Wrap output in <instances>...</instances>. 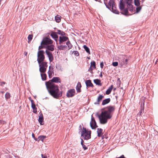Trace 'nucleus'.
<instances>
[{"label": "nucleus", "instance_id": "nucleus-40", "mask_svg": "<svg viewBox=\"0 0 158 158\" xmlns=\"http://www.w3.org/2000/svg\"><path fill=\"white\" fill-rule=\"evenodd\" d=\"M56 69L58 70H61V66L59 64H56Z\"/></svg>", "mask_w": 158, "mask_h": 158}, {"label": "nucleus", "instance_id": "nucleus-20", "mask_svg": "<svg viewBox=\"0 0 158 158\" xmlns=\"http://www.w3.org/2000/svg\"><path fill=\"white\" fill-rule=\"evenodd\" d=\"M110 101V98H107L104 100L102 102V106L108 104Z\"/></svg>", "mask_w": 158, "mask_h": 158}, {"label": "nucleus", "instance_id": "nucleus-4", "mask_svg": "<svg viewBox=\"0 0 158 158\" xmlns=\"http://www.w3.org/2000/svg\"><path fill=\"white\" fill-rule=\"evenodd\" d=\"M90 131L87 130L85 128L83 127L81 132V136L85 140H88L91 138Z\"/></svg>", "mask_w": 158, "mask_h": 158}, {"label": "nucleus", "instance_id": "nucleus-23", "mask_svg": "<svg viewBox=\"0 0 158 158\" xmlns=\"http://www.w3.org/2000/svg\"><path fill=\"white\" fill-rule=\"evenodd\" d=\"M102 131L103 130L101 128H99L97 129V133H98V137H100L103 134Z\"/></svg>", "mask_w": 158, "mask_h": 158}, {"label": "nucleus", "instance_id": "nucleus-25", "mask_svg": "<svg viewBox=\"0 0 158 158\" xmlns=\"http://www.w3.org/2000/svg\"><path fill=\"white\" fill-rule=\"evenodd\" d=\"M41 78L43 81L46 80L47 75L45 73H41Z\"/></svg>", "mask_w": 158, "mask_h": 158}, {"label": "nucleus", "instance_id": "nucleus-2", "mask_svg": "<svg viewBox=\"0 0 158 158\" xmlns=\"http://www.w3.org/2000/svg\"><path fill=\"white\" fill-rule=\"evenodd\" d=\"M46 85L49 94L54 98L57 99L62 96V92L57 85L50 81L46 82Z\"/></svg>", "mask_w": 158, "mask_h": 158}, {"label": "nucleus", "instance_id": "nucleus-16", "mask_svg": "<svg viewBox=\"0 0 158 158\" xmlns=\"http://www.w3.org/2000/svg\"><path fill=\"white\" fill-rule=\"evenodd\" d=\"M53 83V82L55 83H60L61 80L60 78L59 77H53L51 81H49Z\"/></svg>", "mask_w": 158, "mask_h": 158}, {"label": "nucleus", "instance_id": "nucleus-5", "mask_svg": "<svg viewBox=\"0 0 158 158\" xmlns=\"http://www.w3.org/2000/svg\"><path fill=\"white\" fill-rule=\"evenodd\" d=\"M39 66V71L40 73H45L48 67L47 62L43 61L38 63Z\"/></svg>", "mask_w": 158, "mask_h": 158}, {"label": "nucleus", "instance_id": "nucleus-11", "mask_svg": "<svg viewBox=\"0 0 158 158\" xmlns=\"http://www.w3.org/2000/svg\"><path fill=\"white\" fill-rule=\"evenodd\" d=\"M127 9L131 13H135V8H133L131 3H127Z\"/></svg>", "mask_w": 158, "mask_h": 158}, {"label": "nucleus", "instance_id": "nucleus-7", "mask_svg": "<svg viewBox=\"0 0 158 158\" xmlns=\"http://www.w3.org/2000/svg\"><path fill=\"white\" fill-rule=\"evenodd\" d=\"M53 41L47 37L44 38L41 42V45H48L52 44Z\"/></svg>", "mask_w": 158, "mask_h": 158}, {"label": "nucleus", "instance_id": "nucleus-32", "mask_svg": "<svg viewBox=\"0 0 158 158\" xmlns=\"http://www.w3.org/2000/svg\"><path fill=\"white\" fill-rule=\"evenodd\" d=\"M119 9L122 11L124 9V5L123 3L122 2L120 3L119 5Z\"/></svg>", "mask_w": 158, "mask_h": 158}, {"label": "nucleus", "instance_id": "nucleus-17", "mask_svg": "<svg viewBox=\"0 0 158 158\" xmlns=\"http://www.w3.org/2000/svg\"><path fill=\"white\" fill-rule=\"evenodd\" d=\"M51 36L57 42L58 39V36L57 35V33L56 32H52L51 35Z\"/></svg>", "mask_w": 158, "mask_h": 158}, {"label": "nucleus", "instance_id": "nucleus-43", "mask_svg": "<svg viewBox=\"0 0 158 158\" xmlns=\"http://www.w3.org/2000/svg\"><path fill=\"white\" fill-rule=\"evenodd\" d=\"M73 53L76 56H78L79 55V53L77 51H73Z\"/></svg>", "mask_w": 158, "mask_h": 158}, {"label": "nucleus", "instance_id": "nucleus-15", "mask_svg": "<svg viewBox=\"0 0 158 158\" xmlns=\"http://www.w3.org/2000/svg\"><path fill=\"white\" fill-rule=\"evenodd\" d=\"M68 40V38L67 37L63 36H60L59 37V44H61L63 42Z\"/></svg>", "mask_w": 158, "mask_h": 158}, {"label": "nucleus", "instance_id": "nucleus-62", "mask_svg": "<svg viewBox=\"0 0 158 158\" xmlns=\"http://www.w3.org/2000/svg\"><path fill=\"white\" fill-rule=\"evenodd\" d=\"M144 98H143V101L144 100Z\"/></svg>", "mask_w": 158, "mask_h": 158}, {"label": "nucleus", "instance_id": "nucleus-60", "mask_svg": "<svg viewBox=\"0 0 158 158\" xmlns=\"http://www.w3.org/2000/svg\"><path fill=\"white\" fill-rule=\"evenodd\" d=\"M143 106L144 105V102H143Z\"/></svg>", "mask_w": 158, "mask_h": 158}, {"label": "nucleus", "instance_id": "nucleus-45", "mask_svg": "<svg viewBox=\"0 0 158 158\" xmlns=\"http://www.w3.org/2000/svg\"><path fill=\"white\" fill-rule=\"evenodd\" d=\"M83 148L84 150H85L87 149V148L84 144L82 145Z\"/></svg>", "mask_w": 158, "mask_h": 158}, {"label": "nucleus", "instance_id": "nucleus-36", "mask_svg": "<svg viewBox=\"0 0 158 158\" xmlns=\"http://www.w3.org/2000/svg\"><path fill=\"white\" fill-rule=\"evenodd\" d=\"M32 38H33V35H29L28 37V43H29L31 41V40H32Z\"/></svg>", "mask_w": 158, "mask_h": 158}, {"label": "nucleus", "instance_id": "nucleus-64", "mask_svg": "<svg viewBox=\"0 0 158 158\" xmlns=\"http://www.w3.org/2000/svg\"><path fill=\"white\" fill-rule=\"evenodd\" d=\"M107 0H104V1H106Z\"/></svg>", "mask_w": 158, "mask_h": 158}, {"label": "nucleus", "instance_id": "nucleus-18", "mask_svg": "<svg viewBox=\"0 0 158 158\" xmlns=\"http://www.w3.org/2000/svg\"><path fill=\"white\" fill-rule=\"evenodd\" d=\"M54 46L52 44L47 45L46 46L47 50H49L51 51H53L54 50Z\"/></svg>", "mask_w": 158, "mask_h": 158}, {"label": "nucleus", "instance_id": "nucleus-52", "mask_svg": "<svg viewBox=\"0 0 158 158\" xmlns=\"http://www.w3.org/2000/svg\"><path fill=\"white\" fill-rule=\"evenodd\" d=\"M42 158H47V156H44L43 154L41 155Z\"/></svg>", "mask_w": 158, "mask_h": 158}, {"label": "nucleus", "instance_id": "nucleus-54", "mask_svg": "<svg viewBox=\"0 0 158 158\" xmlns=\"http://www.w3.org/2000/svg\"><path fill=\"white\" fill-rule=\"evenodd\" d=\"M5 84V82H2L1 83V85H2L3 84Z\"/></svg>", "mask_w": 158, "mask_h": 158}, {"label": "nucleus", "instance_id": "nucleus-29", "mask_svg": "<svg viewBox=\"0 0 158 158\" xmlns=\"http://www.w3.org/2000/svg\"><path fill=\"white\" fill-rule=\"evenodd\" d=\"M83 48L85 50V51H86V52H87L88 53H89V54H90L89 49L88 47L85 45H84L83 46Z\"/></svg>", "mask_w": 158, "mask_h": 158}, {"label": "nucleus", "instance_id": "nucleus-48", "mask_svg": "<svg viewBox=\"0 0 158 158\" xmlns=\"http://www.w3.org/2000/svg\"><path fill=\"white\" fill-rule=\"evenodd\" d=\"M5 123V121L0 120V125L1 124H4Z\"/></svg>", "mask_w": 158, "mask_h": 158}, {"label": "nucleus", "instance_id": "nucleus-27", "mask_svg": "<svg viewBox=\"0 0 158 158\" xmlns=\"http://www.w3.org/2000/svg\"><path fill=\"white\" fill-rule=\"evenodd\" d=\"M112 85L110 87H109V88L107 90L106 92V94L108 95L110 93L112 90Z\"/></svg>", "mask_w": 158, "mask_h": 158}, {"label": "nucleus", "instance_id": "nucleus-59", "mask_svg": "<svg viewBox=\"0 0 158 158\" xmlns=\"http://www.w3.org/2000/svg\"><path fill=\"white\" fill-rule=\"evenodd\" d=\"M4 91H1V93H2V94L3 93H4Z\"/></svg>", "mask_w": 158, "mask_h": 158}, {"label": "nucleus", "instance_id": "nucleus-53", "mask_svg": "<svg viewBox=\"0 0 158 158\" xmlns=\"http://www.w3.org/2000/svg\"><path fill=\"white\" fill-rule=\"evenodd\" d=\"M83 142L84 141H83V139H81V145L84 144H83Z\"/></svg>", "mask_w": 158, "mask_h": 158}, {"label": "nucleus", "instance_id": "nucleus-31", "mask_svg": "<svg viewBox=\"0 0 158 158\" xmlns=\"http://www.w3.org/2000/svg\"><path fill=\"white\" fill-rule=\"evenodd\" d=\"M39 122L41 125H42V123L43 122V116H40L39 118Z\"/></svg>", "mask_w": 158, "mask_h": 158}, {"label": "nucleus", "instance_id": "nucleus-13", "mask_svg": "<svg viewBox=\"0 0 158 158\" xmlns=\"http://www.w3.org/2000/svg\"><path fill=\"white\" fill-rule=\"evenodd\" d=\"M104 96L102 95L99 94L98 97L97 101L94 103L95 105H99L100 102H101L102 99L103 98Z\"/></svg>", "mask_w": 158, "mask_h": 158}, {"label": "nucleus", "instance_id": "nucleus-9", "mask_svg": "<svg viewBox=\"0 0 158 158\" xmlns=\"http://www.w3.org/2000/svg\"><path fill=\"white\" fill-rule=\"evenodd\" d=\"M90 125L92 129H94L98 127L94 118L92 117L91 118V121L90 122Z\"/></svg>", "mask_w": 158, "mask_h": 158}, {"label": "nucleus", "instance_id": "nucleus-26", "mask_svg": "<svg viewBox=\"0 0 158 158\" xmlns=\"http://www.w3.org/2000/svg\"><path fill=\"white\" fill-rule=\"evenodd\" d=\"M94 83L97 85H101V81L99 79H95L94 80Z\"/></svg>", "mask_w": 158, "mask_h": 158}, {"label": "nucleus", "instance_id": "nucleus-42", "mask_svg": "<svg viewBox=\"0 0 158 158\" xmlns=\"http://www.w3.org/2000/svg\"><path fill=\"white\" fill-rule=\"evenodd\" d=\"M142 103L141 104V109L139 111L140 113V115H141L144 112V108L143 107L142 108Z\"/></svg>", "mask_w": 158, "mask_h": 158}, {"label": "nucleus", "instance_id": "nucleus-14", "mask_svg": "<svg viewBox=\"0 0 158 158\" xmlns=\"http://www.w3.org/2000/svg\"><path fill=\"white\" fill-rule=\"evenodd\" d=\"M31 107L33 110V112L34 113H37V108L35 107V105L34 102V101L32 100H31Z\"/></svg>", "mask_w": 158, "mask_h": 158}, {"label": "nucleus", "instance_id": "nucleus-39", "mask_svg": "<svg viewBox=\"0 0 158 158\" xmlns=\"http://www.w3.org/2000/svg\"><path fill=\"white\" fill-rule=\"evenodd\" d=\"M55 20L57 23H59L60 21V17L56 16L55 17Z\"/></svg>", "mask_w": 158, "mask_h": 158}, {"label": "nucleus", "instance_id": "nucleus-56", "mask_svg": "<svg viewBox=\"0 0 158 158\" xmlns=\"http://www.w3.org/2000/svg\"><path fill=\"white\" fill-rule=\"evenodd\" d=\"M102 72H101V73H100V76L101 77H102Z\"/></svg>", "mask_w": 158, "mask_h": 158}, {"label": "nucleus", "instance_id": "nucleus-12", "mask_svg": "<svg viewBox=\"0 0 158 158\" xmlns=\"http://www.w3.org/2000/svg\"><path fill=\"white\" fill-rule=\"evenodd\" d=\"M96 67V63L94 61H93L90 63V66L88 70V71L92 73V70L95 69Z\"/></svg>", "mask_w": 158, "mask_h": 158}, {"label": "nucleus", "instance_id": "nucleus-57", "mask_svg": "<svg viewBox=\"0 0 158 158\" xmlns=\"http://www.w3.org/2000/svg\"><path fill=\"white\" fill-rule=\"evenodd\" d=\"M52 67L50 66L49 67V69H51L52 68Z\"/></svg>", "mask_w": 158, "mask_h": 158}, {"label": "nucleus", "instance_id": "nucleus-37", "mask_svg": "<svg viewBox=\"0 0 158 158\" xmlns=\"http://www.w3.org/2000/svg\"><path fill=\"white\" fill-rule=\"evenodd\" d=\"M10 94L9 93L7 92L5 95L6 99L7 100L10 97Z\"/></svg>", "mask_w": 158, "mask_h": 158}, {"label": "nucleus", "instance_id": "nucleus-1", "mask_svg": "<svg viewBox=\"0 0 158 158\" xmlns=\"http://www.w3.org/2000/svg\"><path fill=\"white\" fill-rule=\"evenodd\" d=\"M115 109L114 106H109L102 110L101 113L98 116L101 124L106 123L108 120L112 118Z\"/></svg>", "mask_w": 158, "mask_h": 158}, {"label": "nucleus", "instance_id": "nucleus-21", "mask_svg": "<svg viewBox=\"0 0 158 158\" xmlns=\"http://www.w3.org/2000/svg\"><path fill=\"white\" fill-rule=\"evenodd\" d=\"M120 63L122 65L126 66L128 62V60L127 59H124L122 60L120 59Z\"/></svg>", "mask_w": 158, "mask_h": 158}, {"label": "nucleus", "instance_id": "nucleus-6", "mask_svg": "<svg viewBox=\"0 0 158 158\" xmlns=\"http://www.w3.org/2000/svg\"><path fill=\"white\" fill-rule=\"evenodd\" d=\"M44 52L43 50H39L37 53V60L38 63L44 61L45 56Z\"/></svg>", "mask_w": 158, "mask_h": 158}, {"label": "nucleus", "instance_id": "nucleus-38", "mask_svg": "<svg viewBox=\"0 0 158 158\" xmlns=\"http://www.w3.org/2000/svg\"><path fill=\"white\" fill-rule=\"evenodd\" d=\"M142 7L141 6H137V7L136 8V13H138L139 12L141 9Z\"/></svg>", "mask_w": 158, "mask_h": 158}, {"label": "nucleus", "instance_id": "nucleus-10", "mask_svg": "<svg viewBox=\"0 0 158 158\" xmlns=\"http://www.w3.org/2000/svg\"><path fill=\"white\" fill-rule=\"evenodd\" d=\"M45 52L48 57L50 62H51L53 60V56L51 52L48 50H46Z\"/></svg>", "mask_w": 158, "mask_h": 158}, {"label": "nucleus", "instance_id": "nucleus-30", "mask_svg": "<svg viewBox=\"0 0 158 158\" xmlns=\"http://www.w3.org/2000/svg\"><path fill=\"white\" fill-rule=\"evenodd\" d=\"M134 3L135 5L137 6H140V1L139 0H134Z\"/></svg>", "mask_w": 158, "mask_h": 158}, {"label": "nucleus", "instance_id": "nucleus-44", "mask_svg": "<svg viewBox=\"0 0 158 158\" xmlns=\"http://www.w3.org/2000/svg\"><path fill=\"white\" fill-rule=\"evenodd\" d=\"M118 64V63L117 62H114L112 63V65L114 67L117 66Z\"/></svg>", "mask_w": 158, "mask_h": 158}, {"label": "nucleus", "instance_id": "nucleus-34", "mask_svg": "<svg viewBox=\"0 0 158 158\" xmlns=\"http://www.w3.org/2000/svg\"><path fill=\"white\" fill-rule=\"evenodd\" d=\"M67 46L66 45H60L58 47V48L60 50H63Z\"/></svg>", "mask_w": 158, "mask_h": 158}, {"label": "nucleus", "instance_id": "nucleus-28", "mask_svg": "<svg viewBox=\"0 0 158 158\" xmlns=\"http://www.w3.org/2000/svg\"><path fill=\"white\" fill-rule=\"evenodd\" d=\"M46 138V136L45 135H40V136H39L38 138V139H39L38 141H39V140H40L42 141V142H43L44 139H45Z\"/></svg>", "mask_w": 158, "mask_h": 158}, {"label": "nucleus", "instance_id": "nucleus-47", "mask_svg": "<svg viewBox=\"0 0 158 158\" xmlns=\"http://www.w3.org/2000/svg\"><path fill=\"white\" fill-rule=\"evenodd\" d=\"M100 65L101 68L102 69L103 68L104 66L103 63V62H102L100 63Z\"/></svg>", "mask_w": 158, "mask_h": 158}, {"label": "nucleus", "instance_id": "nucleus-8", "mask_svg": "<svg viewBox=\"0 0 158 158\" xmlns=\"http://www.w3.org/2000/svg\"><path fill=\"white\" fill-rule=\"evenodd\" d=\"M75 90L74 89H70L68 91L66 96L68 98L73 97L75 95Z\"/></svg>", "mask_w": 158, "mask_h": 158}, {"label": "nucleus", "instance_id": "nucleus-63", "mask_svg": "<svg viewBox=\"0 0 158 158\" xmlns=\"http://www.w3.org/2000/svg\"><path fill=\"white\" fill-rule=\"evenodd\" d=\"M145 0H142V2H143Z\"/></svg>", "mask_w": 158, "mask_h": 158}, {"label": "nucleus", "instance_id": "nucleus-19", "mask_svg": "<svg viewBox=\"0 0 158 158\" xmlns=\"http://www.w3.org/2000/svg\"><path fill=\"white\" fill-rule=\"evenodd\" d=\"M48 73L49 78H51L54 74V72L53 68H52L51 69H49Z\"/></svg>", "mask_w": 158, "mask_h": 158}, {"label": "nucleus", "instance_id": "nucleus-22", "mask_svg": "<svg viewBox=\"0 0 158 158\" xmlns=\"http://www.w3.org/2000/svg\"><path fill=\"white\" fill-rule=\"evenodd\" d=\"M85 84L87 87H93V84L92 83L91 80H89L86 81Z\"/></svg>", "mask_w": 158, "mask_h": 158}, {"label": "nucleus", "instance_id": "nucleus-58", "mask_svg": "<svg viewBox=\"0 0 158 158\" xmlns=\"http://www.w3.org/2000/svg\"><path fill=\"white\" fill-rule=\"evenodd\" d=\"M98 1L99 2H100L101 3H102V2H101V0H98V1Z\"/></svg>", "mask_w": 158, "mask_h": 158}, {"label": "nucleus", "instance_id": "nucleus-49", "mask_svg": "<svg viewBox=\"0 0 158 158\" xmlns=\"http://www.w3.org/2000/svg\"><path fill=\"white\" fill-rule=\"evenodd\" d=\"M0 157V158L1 157H2V158H8L7 156L4 155L1 156Z\"/></svg>", "mask_w": 158, "mask_h": 158}, {"label": "nucleus", "instance_id": "nucleus-35", "mask_svg": "<svg viewBox=\"0 0 158 158\" xmlns=\"http://www.w3.org/2000/svg\"><path fill=\"white\" fill-rule=\"evenodd\" d=\"M57 33L58 34L61 35L62 36H64L65 35V33L64 32H63L62 31H61L60 30H58Z\"/></svg>", "mask_w": 158, "mask_h": 158}, {"label": "nucleus", "instance_id": "nucleus-55", "mask_svg": "<svg viewBox=\"0 0 158 158\" xmlns=\"http://www.w3.org/2000/svg\"><path fill=\"white\" fill-rule=\"evenodd\" d=\"M5 84V82H2L1 83V85H2L3 84Z\"/></svg>", "mask_w": 158, "mask_h": 158}, {"label": "nucleus", "instance_id": "nucleus-61", "mask_svg": "<svg viewBox=\"0 0 158 158\" xmlns=\"http://www.w3.org/2000/svg\"><path fill=\"white\" fill-rule=\"evenodd\" d=\"M27 52H26V53H25V55H27Z\"/></svg>", "mask_w": 158, "mask_h": 158}, {"label": "nucleus", "instance_id": "nucleus-41", "mask_svg": "<svg viewBox=\"0 0 158 158\" xmlns=\"http://www.w3.org/2000/svg\"><path fill=\"white\" fill-rule=\"evenodd\" d=\"M123 10V14H125L126 15H127L128 13L129 10L128 9H124Z\"/></svg>", "mask_w": 158, "mask_h": 158}, {"label": "nucleus", "instance_id": "nucleus-51", "mask_svg": "<svg viewBox=\"0 0 158 158\" xmlns=\"http://www.w3.org/2000/svg\"><path fill=\"white\" fill-rule=\"evenodd\" d=\"M126 3H131L132 0H126Z\"/></svg>", "mask_w": 158, "mask_h": 158}, {"label": "nucleus", "instance_id": "nucleus-50", "mask_svg": "<svg viewBox=\"0 0 158 158\" xmlns=\"http://www.w3.org/2000/svg\"><path fill=\"white\" fill-rule=\"evenodd\" d=\"M44 45H41L39 47V49L40 50V49L42 48Z\"/></svg>", "mask_w": 158, "mask_h": 158}, {"label": "nucleus", "instance_id": "nucleus-24", "mask_svg": "<svg viewBox=\"0 0 158 158\" xmlns=\"http://www.w3.org/2000/svg\"><path fill=\"white\" fill-rule=\"evenodd\" d=\"M81 84L80 82H78L77 83L76 89L77 92H81Z\"/></svg>", "mask_w": 158, "mask_h": 158}, {"label": "nucleus", "instance_id": "nucleus-3", "mask_svg": "<svg viewBox=\"0 0 158 158\" xmlns=\"http://www.w3.org/2000/svg\"><path fill=\"white\" fill-rule=\"evenodd\" d=\"M105 1H104V3L107 8L115 14H119V12L116 9L114 0H110L108 5L106 4Z\"/></svg>", "mask_w": 158, "mask_h": 158}, {"label": "nucleus", "instance_id": "nucleus-46", "mask_svg": "<svg viewBox=\"0 0 158 158\" xmlns=\"http://www.w3.org/2000/svg\"><path fill=\"white\" fill-rule=\"evenodd\" d=\"M32 138H34V139L36 141H37V139L36 138L35 136V135L34 133H32Z\"/></svg>", "mask_w": 158, "mask_h": 158}, {"label": "nucleus", "instance_id": "nucleus-33", "mask_svg": "<svg viewBox=\"0 0 158 158\" xmlns=\"http://www.w3.org/2000/svg\"><path fill=\"white\" fill-rule=\"evenodd\" d=\"M66 44L67 45L68 47L69 48V49H70L72 48V44H71L70 41H67L66 43Z\"/></svg>", "mask_w": 158, "mask_h": 158}]
</instances>
